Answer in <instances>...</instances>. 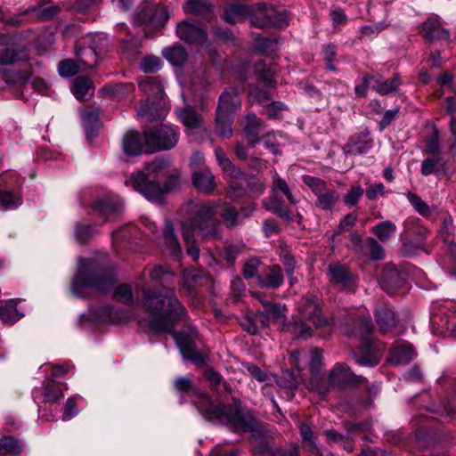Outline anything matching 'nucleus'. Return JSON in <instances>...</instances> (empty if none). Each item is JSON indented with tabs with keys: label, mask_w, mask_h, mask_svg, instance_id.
I'll return each instance as SVG.
<instances>
[{
	"label": "nucleus",
	"mask_w": 456,
	"mask_h": 456,
	"mask_svg": "<svg viewBox=\"0 0 456 456\" xmlns=\"http://www.w3.org/2000/svg\"><path fill=\"white\" fill-rule=\"evenodd\" d=\"M150 278L153 285L165 290L162 295L154 294L151 289H142V305L153 316L150 329L156 333L172 332L174 322L185 314L184 308L169 288L173 284L174 273L168 268L156 266L150 272Z\"/></svg>",
	"instance_id": "f257e3e1"
},
{
	"label": "nucleus",
	"mask_w": 456,
	"mask_h": 456,
	"mask_svg": "<svg viewBox=\"0 0 456 456\" xmlns=\"http://www.w3.org/2000/svg\"><path fill=\"white\" fill-rule=\"evenodd\" d=\"M195 396L193 403L208 420L224 424L236 432H259V423L249 411L215 403L201 392H196Z\"/></svg>",
	"instance_id": "f03ea898"
},
{
	"label": "nucleus",
	"mask_w": 456,
	"mask_h": 456,
	"mask_svg": "<svg viewBox=\"0 0 456 456\" xmlns=\"http://www.w3.org/2000/svg\"><path fill=\"white\" fill-rule=\"evenodd\" d=\"M217 203L209 201L208 203L197 205L193 217V225L182 226L183 238L186 243L187 254L197 261L200 256V248L194 240V227L199 229L203 239L208 240L215 238L219 233L220 224L216 219Z\"/></svg>",
	"instance_id": "7ed1b4c3"
},
{
	"label": "nucleus",
	"mask_w": 456,
	"mask_h": 456,
	"mask_svg": "<svg viewBox=\"0 0 456 456\" xmlns=\"http://www.w3.org/2000/svg\"><path fill=\"white\" fill-rule=\"evenodd\" d=\"M170 171L171 166L168 161L155 159L144 166V172H134L126 183L131 185L147 200L159 202L169 188L167 185L161 186L159 181L165 178Z\"/></svg>",
	"instance_id": "20e7f679"
},
{
	"label": "nucleus",
	"mask_w": 456,
	"mask_h": 456,
	"mask_svg": "<svg viewBox=\"0 0 456 456\" xmlns=\"http://www.w3.org/2000/svg\"><path fill=\"white\" fill-rule=\"evenodd\" d=\"M112 285L113 279L104 273L95 271L94 262L86 259L79 262L77 273L71 283V290L77 297H86L93 289L106 293Z\"/></svg>",
	"instance_id": "39448f33"
},
{
	"label": "nucleus",
	"mask_w": 456,
	"mask_h": 456,
	"mask_svg": "<svg viewBox=\"0 0 456 456\" xmlns=\"http://www.w3.org/2000/svg\"><path fill=\"white\" fill-rule=\"evenodd\" d=\"M272 179L271 195L268 199L263 200V205L266 210L277 215L282 219L290 221L292 220L290 210L284 206L281 195L285 196L292 205L297 204L299 200L293 195L288 183L277 173L273 175Z\"/></svg>",
	"instance_id": "423d86ee"
},
{
	"label": "nucleus",
	"mask_w": 456,
	"mask_h": 456,
	"mask_svg": "<svg viewBox=\"0 0 456 456\" xmlns=\"http://www.w3.org/2000/svg\"><path fill=\"white\" fill-rule=\"evenodd\" d=\"M240 107V102L238 98L236 89H226L220 95L219 104L216 109V129L221 136L226 138L232 136V115L239 110Z\"/></svg>",
	"instance_id": "0eeeda50"
},
{
	"label": "nucleus",
	"mask_w": 456,
	"mask_h": 456,
	"mask_svg": "<svg viewBox=\"0 0 456 456\" xmlns=\"http://www.w3.org/2000/svg\"><path fill=\"white\" fill-rule=\"evenodd\" d=\"M106 36L101 33L90 34L77 45L76 54L82 70L93 69L99 60V53L106 45Z\"/></svg>",
	"instance_id": "6e6552de"
},
{
	"label": "nucleus",
	"mask_w": 456,
	"mask_h": 456,
	"mask_svg": "<svg viewBox=\"0 0 456 456\" xmlns=\"http://www.w3.org/2000/svg\"><path fill=\"white\" fill-rule=\"evenodd\" d=\"M303 183L316 196L315 206L324 211H331L340 199L339 192L321 178L304 175Z\"/></svg>",
	"instance_id": "1a4fd4ad"
},
{
	"label": "nucleus",
	"mask_w": 456,
	"mask_h": 456,
	"mask_svg": "<svg viewBox=\"0 0 456 456\" xmlns=\"http://www.w3.org/2000/svg\"><path fill=\"white\" fill-rule=\"evenodd\" d=\"M147 152L169 150L178 142V129L171 125H162L155 130L145 131Z\"/></svg>",
	"instance_id": "9d476101"
},
{
	"label": "nucleus",
	"mask_w": 456,
	"mask_h": 456,
	"mask_svg": "<svg viewBox=\"0 0 456 456\" xmlns=\"http://www.w3.org/2000/svg\"><path fill=\"white\" fill-rule=\"evenodd\" d=\"M168 18L169 15L165 6L146 3L134 17V22L138 25L147 24L153 28L159 29L164 27Z\"/></svg>",
	"instance_id": "9b49d317"
},
{
	"label": "nucleus",
	"mask_w": 456,
	"mask_h": 456,
	"mask_svg": "<svg viewBox=\"0 0 456 456\" xmlns=\"http://www.w3.org/2000/svg\"><path fill=\"white\" fill-rule=\"evenodd\" d=\"M297 308L301 316L312 322L316 328L328 326L330 324L329 319L322 314L319 300L314 295L303 297Z\"/></svg>",
	"instance_id": "f8f14e48"
},
{
	"label": "nucleus",
	"mask_w": 456,
	"mask_h": 456,
	"mask_svg": "<svg viewBox=\"0 0 456 456\" xmlns=\"http://www.w3.org/2000/svg\"><path fill=\"white\" fill-rule=\"evenodd\" d=\"M129 319V314L125 310H115L110 306H103L97 310H90L81 316V321L94 322L120 323Z\"/></svg>",
	"instance_id": "ddd939ff"
},
{
	"label": "nucleus",
	"mask_w": 456,
	"mask_h": 456,
	"mask_svg": "<svg viewBox=\"0 0 456 456\" xmlns=\"http://www.w3.org/2000/svg\"><path fill=\"white\" fill-rule=\"evenodd\" d=\"M94 209L104 218L111 221L118 218L123 212L124 203L118 197L107 196L94 204Z\"/></svg>",
	"instance_id": "4468645a"
},
{
	"label": "nucleus",
	"mask_w": 456,
	"mask_h": 456,
	"mask_svg": "<svg viewBox=\"0 0 456 456\" xmlns=\"http://www.w3.org/2000/svg\"><path fill=\"white\" fill-rule=\"evenodd\" d=\"M173 336L183 359L195 363L204 362L205 356L195 348V341L190 335L177 332Z\"/></svg>",
	"instance_id": "2eb2a0df"
},
{
	"label": "nucleus",
	"mask_w": 456,
	"mask_h": 456,
	"mask_svg": "<svg viewBox=\"0 0 456 456\" xmlns=\"http://www.w3.org/2000/svg\"><path fill=\"white\" fill-rule=\"evenodd\" d=\"M420 33L428 42H435L437 40H447L449 38V31L444 28L443 22L438 16L433 15L428 17L420 25Z\"/></svg>",
	"instance_id": "dca6fc26"
},
{
	"label": "nucleus",
	"mask_w": 456,
	"mask_h": 456,
	"mask_svg": "<svg viewBox=\"0 0 456 456\" xmlns=\"http://www.w3.org/2000/svg\"><path fill=\"white\" fill-rule=\"evenodd\" d=\"M176 34L181 40L191 44H203L207 38V34L203 28L188 20L177 24Z\"/></svg>",
	"instance_id": "f3484780"
},
{
	"label": "nucleus",
	"mask_w": 456,
	"mask_h": 456,
	"mask_svg": "<svg viewBox=\"0 0 456 456\" xmlns=\"http://www.w3.org/2000/svg\"><path fill=\"white\" fill-rule=\"evenodd\" d=\"M263 305L262 323L266 326L273 322L278 325H283L286 321V308L278 304H273L268 301L260 299Z\"/></svg>",
	"instance_id": "a211bd4d"
},
{
	"label": "nucleus",
	"mask_w": 456,
	"mask_h": 456,
	"mask_svg": "<svg viewBox=\"0 0 456 456\" xmlns=\"http://www.w3.org/2000/svg\"><path fill=\"white\" fill-rule=\"evenodd\" d=\"M328 273L330 277V281L341 288H351L355 285L354 275L345 265H330Z\"/></svg>",
	"instance_id": "6ab92c4d"
},
{
	"label": "nucleus",
	"mask_w": 456,
	"mask_h": 456,
	"mask_svg": "<svg viewBox=\"0 0 456 456\" xmlns=\"http://www.w3.org/2000/svg\"><path fill=\"white\" fill-rule=\"evenodd\" d=\"M145 131L140 134L135 131H128L123 137L122 147L126 154L130 156H138L146 151Z\"/></svg>",
	"instance_id": "aec40b11"
},
{
	"label": "nucleus",
	"mask_w": 456,
	"mask_h": 456,
	"mask_svg": "<svg viewBox=\"0 0 456 456\" xmlns=\"http://www.w3.org/2000/svg\"><path fill=\"white\" fill-rule=\"evenodd\" d=\"M363 378L354 375L350 368L345 363L336 364L329 376L331 385L358 384Z\"/></svg>",
	"instance_id": "412c9836"
},
{
	"label": "nucleus",
	"mask_w": 456,
	"mask_h": 456,
	"mask_svg": "<svg viewBox=\"0 0 456 456\" xmlns=\"http://www.w3.org/2000/svg\"><path fill=\"white\" fill-rule=\"evenodd\" d=\"M375 318L381 332L390 330L395 325V315L387 303H379L376 306Z\"/></svg>",
	"instance_id": "4be33fe9"
},
{
	"label": "nucleus",
	"mask_w": 456,
	"mask_h": 456,
	"mask_svg": "<svg viewBox=\"0 0 456 456\" xmlns=\"http://www.w3.org/2000/svg\"><path fill=\"white\" fill-rule=\"evenodd\" d=\"M251 23L257 28H265L268 26L282 28L288 24V18L283 13L259 11L258 16L251 19Z\"/></svg>",
	"instance_id": "5701e85b"
},
{
	"label": "nucleus",
	"mask_w": 456,
	"mask_h": 456,
	"mask_svg": "<svg viewBox=\"0 0 456 456\" xmlns=\"http://www.w3.org/2000/svg\"><path fill=\"white\" fill-rule=\"evenodd\" d=\"M83 126L89 140L94 138L101 127L98 109L86 107L81 110Z\"/></svg>",
	"instance_id": "b1692460"
},
{
	"label": "nucleus",
	"mask_w": 456,
	"mask_h": 456,
	"mask_svg": "<svg viewBox=\"0 0 456 456\" xmlns=\"http://www.w3.org/2000/svg\"><path fill=\"white\" fill-rule=\"evenodd\" d=\"M192 183L198 191L205 193H211L216 188L215 176L208 168L194 171Z\"/></svg>",
	"instance_id": "393cba45"
},
{
	"label": "nucleus",
	"mask_w": 456,
	"mask_h": 456,
	"mask_svg": "<svg viewBox=\"0 0 456 456\" xmlns=\"http://www.w3.org/2000/svg\"><path fill=\"white\" fill-rule=\"evenodd\" d=\"M161 247L164 250L168 252L175 259H179L182 255V248L178 241L177 237L174 233V229L170 222L166 224V229L163 232Z\"/></svg>",
	"instance_id": "a878e982"
},
{
	"label": "nucleus",
	"mask_w": 456,
	"mask_h": 456,
	"mask_svg": "<svg viewBox=\"0 0 456 456\" xmlns=\"http://www.w3.org/2000/svg\"><path fill=\"white\" fill-rule=\"evenodd\" d=\"M258 284L263 288L276 289L283 282V274L279 265L269 266L265 273L257 276Z\"/></svg>",
	"instance_id": "bb28decb"
},
{
	"label": "nucleus",
	"mask_w": 456,
	"mask_h": 456,
	"mask_svg": "<svg viewBox=\"0 0 456 456\" xmlns=\"http://www.w3.org/2000/svg\"><path fill=\"white\" fill-rule=\"evenodd\" d=\"M403 283V278L401 273L393 266L387 265L380 278V286L387 293L400 288Z\"/></svg>",
	"instance_id": "cd10ccee"
},
{
	"label": "nucleus",
	"mask_w": 456,
	"mask_h": 456,
	"mask_svg": "<svg viewBox=\"0 0 456 456\" xmlns=\"http://www.w3.org/2000/svg\"><path fill=\"white\" fill-rule=\"evenodd\" d=\"M355 362L360 366L372 367L379 364L381 360V352L372 348V346L366 345L359 352L354 354Z\"/></svg>",
	"instance_id": "c85d7f7f"
},
{
	"label": "nucleus",
	"mask_w": 456,
	"mask_h": 456,
	"mask_svg": "<svg viewBox=\"0 0 456 456\" xmlns=\"http://www.w3.org/2000/svg\"><path fill=\"white\" fill-rule=\"evenodd\" d=\"M299 431L302 439L303 447L316 456H330V453L327 452L325 454L321 451L316 442L314 439V433L311 428L305 423L299 424Z\"/></svg>",
	"instance_id": "c756f323"
},
{
	"label": "nucleus",
	"mask_w": 456,
	"mask_h": 456,
	"mask_svg": "<svg viewBox=\"0 0 456 456\" xmlns=\"http://www.w3.org/2000/svg\"><path fill=\"white\" fill-rule=\"evenodd\" d=\"M187 14H194L209 20L212 5L206 0H188L183 4Z\"/></svg>",
	"instance_id": "7c9ffc66"
},
{
	"label": "nucleus",
	"mask_w": 456,
	"mask_h": 456,
	"mask_svg": "<svg viewBox=\"0 0 456 456\" xmlns=\"http://www.w3.org/2000/svg\"><path fill=\"white\" fill-rule=\"evenodd\" d=\"M415 352L413 346L407 343H399L391 352V362L396 365L408 363L413 359Z\"/></svg>",
	"instance_id": "2f4dec72"
},
{
	"label": "nucleus",
	"mask_w": 456,
	"mask_h": 456,
	"mask_svg": "<svg viewBox=\"0 0 456 456\" xmlns=\"http://www.w3.org/2000/svg\"><path fill=\"white\" fill-rule=\"evenodd\" d=\"M252 14V9L245 4H233L227 7L224 13V20L227 23H236L243 20Z\"/></svg>",
	"instance_id": "473e14b6"
},
{
	"label": "nucleus",
	"mask_w": 456,
	"mask_h": 456,
	"mask_svg": "<svg viewBox=\"0 0 456 456\" xmlns=\"http://www.w3.org/2000/svg\"><path fill=\"white\" fill-rule=\"evenodd\" d=\"M176 114L179 120L187 129L193 130L200 126L201 118L191 107L187 106L185 108L177 109Z\"/></svg>",
	"instance_id": "72a5a7b5"
},
{
	"label": "nucleus",
	"mask_w": 456,
	"mask_h": 456,
	"mask_svg": "<svg viewBox=\"0 0 456 456\" xmlns=\"http://www.w3.org/2000/svg\"><path fill=\"white\" fill-rule=\"evenodd\" d=\"M371 148V142L366 135L352 137L345 147V151L349 155H360L367 152Z\"/></svg>",
	"instance_id": "f704fd0d"
},
{
	"label": "nucleus",
	"mask_w": 456,
	"mask_h": 456,
	"mask_svg": "<svg viewBox=\"0 0 456 456\" xmlns=\"http://www.w3.org/2000/svg\"><path fill=\"white\" fill-rule=\"evenodd\" d=\"M163 56L174 66L181 67L187 60V53L182 45L166 47L162 51Z\"/></svg>",
	"instance_id": "c9c22d12"
},
{
	"label": "nucleus",
	"mask_w": 456,
	"mask_h": 456,
	"mask_svg": "<svg viewBox=\"0 0 456 456\" xmlns=\"http://www.w3.org/2000/svg\"><path fill=\"white\" fill-rule=\"evenodd\" d=\"M71 91L78 101H85L93 94L92 83L85 77H77L72 83Z\"/></svg>",
	"instance_id": "e433bc0d"
},
{
	"label": "nucleus",
	"mask_w": 456,
	"mask_h": 456,
	"mask_svg": "<svg viewBox=\"0 0 456 456\" xmlns=\"http://www.w3.org/2000/svg\"><path fill=\"white\" fill-rule=\"evenodd\" d=\"M19 299H11L0 307V319L4 323H11L19 321L23 314L17 309Z\"/></svg>",
	"instance_id": "4c0bfd02"
},
{
	"label": "nucleus",
	"mask_w": 456,
	"mask_h": 456,
	"mask_svg": "<svg viewBox=\"0 0 456 456\" xmlns=\"http://www.w3.org/2000/svg\"><path fill=\"white\" fill-rule=\"evenodd\" d=\"M215 155L219 166L226 175L233 178H238L241 175V170L231 162L222 149L216 147L215 149Z\"/></svg>",
	"instance_id": "58836bf2"
},
{
	"label": "nucleus",
	"mask_w": 456,
	"mask_h": 456,
	"mask_svg": "<svg viewBox=\"0 0 456 456\" xmlns=\"http://www.w3.org/2000/svg\"><path fill=\"white\" fill-rule=\"evenodd\" d=\"M261 127V123L256 114L248 113L246 116V125L244 127L247 134V139L251 145H254L258 141V133Z\"/></svg>",
	"instance_id": "ea45409f"
},
{
	"label": "nucleus",
	"mask_w": 456,
	"mask_h": 456,
	"mask_svg": "<svg viewBox=\"0 0 456 456\" xmlns=\"http://www.w3.org/2000/svg\"><path fill=\"white\" fill-rule=\"evenodd\" d=\"M401 85V78L399 75H395L392 79H384L379 77L375 80L373 86L374 90L382 95L388 94L395 92Z\"/></svg>",
	"instance_id": "a19ab883"
},
{
	"label": "nucleus",
	"mask_w": 456,
	"mask_h": 456,
	"mask_svg": "<svg viewBox=\"0 0 456 456\" xmlns=\"http://www.w3.org/2000/svg\"><path fill=\"white\" fill-rule=\"evenodd\" d=\"M372 233L382 242L387 241L396 232L395 224L391 221H383L371 228Z\"/></svg>",
	"instance_id": "79ce46f5"
},
{
	"label": "nucleus",
	"mask_w": 456,
	"mask_h": 456,
	"mask_svg": "<svg viewBox=\"0 0 456 456\" xmlns=\"http://www.w3.org/2000/svg\"><path fill=\"white\" fill-rule=\"evenodd\" d=\"M2 456H17L22 450V444L12 436L1 439Z\"/></svg>",
	"instance_id": "37998d69"
},
{
	"label": "nucleus",
	"mask_w": 456,
	"mask_h": 456,
	"mask_svg": "<svg viewBox=\"0 0 456 456\" xmlns=\"http://www.w3.org/2000/svg\"><path fill=\"white\" fill-rule=\"evenodd\" d=\"M137 233V228L134 225H126L112 233V242L114 245H120L125 241L135 237Z\"/></svg>",
	"instance_id": "c03bdc74"
},
{
	"label": "nucleus",
	"mask_w": 456,
	"mask_h": 456,
	"mask_svg": "<svg viewBox=\"0 0 456 456\" xmlns=\"http://www.w3.org/2000/svg\"><path fill=\"white\" fill-rule=\"evenodd\" d=\"M246 176L241 172V175L238 178H234L228 183V187L226 189V192L232 199L240 198L245 195L246 190L244 188L245 178Z\"/></svg>",
	"instance_id": "a18cd8bd"
},
{
	"label": "nucleus",
	"mask_w": 456,
	"mask_h": 456,
	"mask_svg": "<svg viewBox=\"0 0 456 456\" xmlns=\"http://www.w3.org/2000/svg\"><path fill=\"white\" fill-rule=\"evenodd\" d=\"M256 72L258 74L259 79L268 87H274L276 82L273 78L275 71L273 68L267 67L265 63H257Z\"/></svg>",
	"instance_id": "49530a36"
},
{
	"label": "nucleus",
	"mask_w": 456,
	"mask_h": 456,
	"mask_svg": "<svg viewBox=\"0 0 456 456\" xmlns=\"http://www.w3.org/2000/svg\"><path fill=\"white\" fill-rule=\"evenodd\" d=\"M139 86L148 94H157L161 97L163 88L156 77H146L140 80Z\"/></svg>",
	"instance_id": "de8ad7c7"
},
{
	"label": "nucleus",
	"mask_w": 456,
	"mask_h": 456,
	"mask_svg": "<svg viewBox=\"0 0 456 456\" xmlns=\"http://www.w3.org/2000/svg\"><path fill=\"white\" fill-rule=\"evenodd\" d=\"M407 199L413 208L422 216L428 217L432 214L430 207L415 193L408 192Z\"/></svg>",
	"instance_id": "09e8293b"
},
{
	"label": "nucleus",
	"mask_w": 456,
	"mask_h": 456,
	"mask_svg": "<svg viewBox=\"0 0 456 456\" xmlns=\"http://www.w3.org/2000/svg\"><path fill=\"white\" fill-rule=\"evenodd\" d=\"M58 71L61 77H69L83 70L80 64H77L73 60L69 59L59 63Z\"/></svg>",
	"instance_id": "8fccbe9b"
},
{
	"label": "nucleus",
	"mask_w": 456,
	"mask_h": 456,
	"mask_svg": "<svg viewBox=\"0 0 456 456\" xmlns=\"http://www.w3.org/2000/svg\"><path fill=\"white\" fill-rule=\"evenodd\" d=\"M44 397L46 402L54 403L63 397V393L59 386L53 382H47L45 385Z\"/></svg>",
	"instance_id": "3c124183"
},
{
	"label": "nucleus",
	"mask_w": 456,
	"mask_h": 456,
	"mask_svg": "<svg viewBox=\"0 0 456 456\" xmlns=\"http://www.w3.org/2000/svg\"><path fill=\"white\" fill-rule=\"evenodd\" d=\"M140 68L144 73H154L160 69L161 61L156 56H146L141 61Z\"/></svg>",
	"instance_id": "603ef678"
},
{
	"label": "nucleus",
	"mask_w": 456,
	"mask_h": 456,
	"mask_svg": "<svg viewBox=\"0 0 456 456\" xmlns=\"http://www.w3.org/2000/svg\"><path fill=\"white\" fill-rule=\"evenodd\" d=\"M453 218L452 216L444 218L439 235L445 243L450 245L453 244Z\"/></svg>",
	"instance_id": "864d4df0"
},
{
	"label": "nucleus",
	"mask_w": 456,
	"mask_h": 456,
	"mask_svg": "<svg viewBox=\"0 0 456 456\" xmlns=\"http://www.w3.org/2000/svg\"><path fill=\"white\" fill-rule=\"evenodd\" d=\"M365 244L370 250V256L373 260H381L385 257L384 248L372 237L365 240Z\"/></svg>",
	"instance_id": "5fc2aeb1"
},
{
	"label": "nucleus",
	"mask_w": 456,
	"mask_h": 456,
	"mask_svg": "<svg viewBox=\"0 0 456 456\" xmlns=\"http://www.w3.org/2000/svg\"><path fill=\"white\" fill-rule=\"evenodd\" d=\"M21 204V199L18 195H13L10 191H4L0 192V205L5 209L15 208Z\"/></svg>",
	"instance_id": "6e6d98bb"
},
{
	"label": "nucleus",
	"mask_w": 456,
	"mask_h": 456,
	"mask_svg": "<svg viewBox=\"0 0 456 456\" xmlns=\"http://www.w3.org/2000/svg\"><path fill=\"white\" fill-rule=\"evenodd\" d=\"M222 218L229 228H232L242 222L239 212L234 208H226L222 214Z\"/></svg>",
	"instance_id": "4d7b16f0"
},
{
	"label": "nucleus",
	"mask_w": 456,
	"mask_h": 456,
	"mask_svg": "<svg viewBox=\"0 0 456 456\" xmlns=\"http://www.w3.org/2000/svg\"><path fill=\"white\" fill-rule=\"evenodd\" d=\"M358 216L354 213L346 215L339 222L337 229L334 231V236L339 235L349 231L356 223Z\"/></svg>",
	"instance_id": "13d9d810"
},
{
	"label": "nucleus",
	"mask_w": 456,
	"mask_h": 456,
	"mask_svg": "<svg viewBox=\"0 0 456 456\" xmlns=\"http://www.w3.org/2000/svg\"><path fill=\"white\" fill-rule=\"evenodd\" d=\"M114 297L120 303L129 304L133 301V292L128 285H119L114 292Z\"/></svg>",
	"instance_id": "bf43d9fd"
},
{
	"label": "nucleus",
	"mask_w": 456,
	"mask_h": 456,
	"mask_svg": "<svg viewBox=\"0 0 456 456\" xmlns=\"http://www.w3.org/2000/svg\"><path fill=\"white\" fill-rule=\"evenodd\" d=\"M349 240L351 243L350 248L359 256H363L365 255L364 247L366 244L363 242L362 236L356 232H351L349 234Z\"/></svg>",
	"instance_id": "052dcab7"
},
{
	"label": "nucleus",
	"mask_w": 456,
	"mask_h": 456,
	"mask_svg": "<svg viewBox=\"0 0 456 456\" xmlns=\"http://www.w3.org/2000/svg\"><path fill=\"white\" fill-rule=\"evenodd\" d=\"M363 195V189L361 186H352L344 197V202L349 207H353L358 203Z\"/></svg>",
	"instance_id": "680f3d73"
},
{
	"label": "nucleus",
	"mask_w": 456,
	"mask_h": 456,
	"mask_svg": "<svg viewBox=\"0 0 456 456\" xmlns=\"http://www.w3.org/2000/svg\"><path fill=\"white\" fill-rule=\"evenodd\" d=\"M290 332L296 338H307L312 336V329L302 322H296L290 326Z\"/></svg>",
	"instance_id": "e2e57ef3"
},
{
	"label": "nucleus",
	"mask_w": 456,
	"mask_h": 456,
	"mask_svg": "<svg viewBox=\"0 0 456 456\" xmlns=\"http://www.w3.org/2000/svg\"><path fill=\"white\" fill-rule=\"evenodd\" d=\"M19 59V51L13 48H6L1 52L0 65H11Z\"/></svg>",
	"instance_id": "0e129e2a"
},
{
	"label": "nucleus",
	"mask_w": 456,
	"mask_h": 456,
	"mask_svg": "<svg viewBox=\"0 0 456 456\" xmlns=\"http://www.w3.org/2000/svg\"><path fill=\"white\" fill-rule=\"evenodd\" d=\"M260 261L256 258H252L245 263L243 267V275L245 278L249 279L256 275L257 273Z\"/></svg>",
	"instance_id": "69168bd1"
},
{
	"label": "nucleus",
	"mask_w": 456,
	"mask_h": 456,
	"mask_svg": "<svg viewBox=\"0 0 456 456\" xmlns=\"http://www.w3.org/2000/svg\"><path fill=\"white\" fill-rule=\"evenodd\" d=\"M244 180L250 192L256 196L262 195L264 193L265 189L264 183L260 182L259 180L248 178L247 176L244 178Z\"/></svg>",
	"instance_id": "338daca9"
},
{
	"label": "nucleus",
	"mask_w": 456,
	"mask_h": 456,
	"mask_svg": "<svg viewBox=\"0 0 456 456\" xmlns=\"http://www.w3.org/2000/svg\"><path fill=\"white\" fill-rule=\"evenodd\" d=\"M439 158L426 159L421 163V174L424 176H428L436 172L437 164L439 163Z\"/></svg>",
	"instance_id": "774afa93"
}]
</instances>
